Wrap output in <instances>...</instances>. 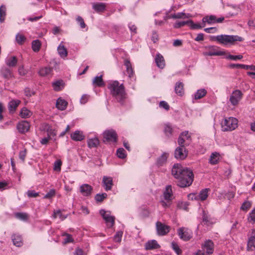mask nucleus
Masks as SVG:
<instances>
[{
    "label": "nucleus",
    "mask_w": 255,
    "mask_h": 255,
    "mask_svg": "<svg viewBox=\"0 0 255 255\" xmlns=\"http://www.w3.org/2000/svg\"><path fill=\"white\" fill-rule=\"evenodd\" d=\"M187 156V153L185 151V148L177 147L174 151V157L177 159H184Z\"/></svg>",
    "instance_id": "9b49d317"
},
{
    "label": "nucleus",
    "mask_w": 255,
    "mask_h": 255,
    "mask_svg": "<svg viewBox=\"0 0 255 255\" xmlns=\"http://www.w3.org/2000/svg\"><path fill=\"white\" fill-rule=\"evenodd\" d=\"M92 7L98 13L103 12L106 9V4L102 2L93 3L92 4Z\"/></svg>",
    "instance_id": "a211bd4d"
},
{
    "label": "nucleus",
    "mask_w": 255,
    "mask_h": 255,
    "mask_svg": "<svg viewBox=\"0 0 255 255\" xmlns=\"http://www.w3.org/2000/svg\"><path fill=\"white\" fill-rule=\"evenodd\" d=\"M55 194V190L54 189H51L45 196L44 198L50 199L53 197Z\"/></svg>",
    "instance_id": "338daca9"
},
{
    "label": "nucleus",
    "mask_w": 255,
    "mask_h": 255,
    "mask_svg": "<svg viewBox=\"0 0 255 255\" xmlns=\"http://www.w3.org/2000/svg\"><path fill=\"white\" fill-rule=\"evenodd\" d=\"M206 24L202 23L201 24L199 23H194L192 20H189V26L192 29H201L205 26Z\"/></svg>",
    "instance_id": "e433bc0d"
},
{
    "label": "nucleus",
    "mask_w": 255,
    "mask_h": 255,
    "mask_svg": "<svg viewBox=\"0 0 255 255\" xmlns=\"http://www.w3.org/2000/svg\"><path fill=\"white\" fill-rule=\"evenodd\" d=\"M92 187L88 184H83L80 186V191L84 196H89L91 195Z\"/></svg>",
    "instance_id": "5701e85b"
},
{
    "label": "nucleus",
    "mask_w": 255,
    "mask_h": 255,
    "mask_svg": "<svg viewBox=\"0 0 255 255\" xmlns=\"http://www.w3.org/2000/svg\"><path fill=\"white\" fill-rule=\"evenodd\" d=\"M52 216L54 219L59 217L61 220L63 221L67 217V215H63L61 210H58L54 211Z\"/></svg>",
    "instance_id": "ea45409f"
},
{
    "label": "nucleus",
    "mask_w": 255,
    "mask_h": 255,
    "mask_svg": "<svg viewBox=\"0 0 255 255\" xmlns=\"http://www.w3.org/2000/svg\"><path fill=\"white\" fill-rule=\"evenodd\" d=\"M103 183L106 190H110L113 185V179L110 176H104Z\"/></svg>",
    "instance_id": "4be33fe9"
},
{
    "label": "nucleus",
    "mask_w": 255,
    "mask_h": 255,
    "mask_svg": "<svg viewBox=\"0 0 255 255\" xmlns=\"http://www.w3.org/2000/svg\"><path fill=\"white\" fill-rule=\"evenodd\" d=\"M225 52L224 51H216L214 50H211L208 52H206L204 53V55L205 56H221L225 55Z\"/></svg>",
    "instance_id": "79ce46f5"
},
{
    "label": "nucleus",
    "mask_w": 255,
    "mask_h": 255,
    "mask_svg": "<svg viewBox=\"0 0 255 255\" xmlns=\"http://www.w3.org/2000/svg\"><path fill=\"white\" fill-rule=\"evenodd\" d=\"M216 20V16L213 15H211L210 16H206L203 18L202 22L203 23L206 24V23H208V24H212L215 23Z\"/></svg>",
    "instance_id": "c9c22d12"
},
{
    "label": "nucleus",
    "mask_w": 255,
    "mask_h": 255,
    "mask_svg": "<svg viewBox=\"0 0 255 255\" xmlns=\"http://www.w3.org/2000/svg\"><path fill=\"white\" fill-rule=\"evenodd\" d=\"M67 104V102L65 100L59 98L56 101V107L59 110L63 111L66 109Z\"/></svg>",
    "instance_id": "c85d7f7f"
},
{
    "label": "nucleus",
    "mask_w": 255,
    "mask_h": 255,
    "mask_svg": "<svg viewBox=\"0 0 255 255\" xmlns=\"http://www.w3.org/2000/svg\"><path fill=\"white\" fill-rule=\"evenodd\" d=\"M172 175H193V171L188 167H183L180 164L175 163L171 170Z\"/></svg>",
    "instance_id": "7ed1b4c3"
},
{
    "label": "nucleus",
    "mask_w": 255,
    "mask_h": 255,
    "mask_svg": "<svg viewBox=\"0 0 255 255\" xmlns=\"http://www.w3.org/2000/svg\"><path fill=\"white\" fill-rule=\"evenodd\" d=\"M209 188H205L202 189L197 195V197H195V200L200 199L201 201L205 200L208 196V192L210 191Z\"/></svg>",
    "instance_id": "b1692460"
},
{
    "label": "nucleus",
    "mask_w": 255,
    "mask_h": 255,
    "mask_svg": "<svg viewBox=\"0 0 255 255\" xmlns=\"http://www.w3.org/2000/svg\"><path fill=\"white\" fill-rule=\"evenodd\" d=\"M88 145L90 148L96 147L99 144V140L98 138L95 137L89 139L88 140Z\"/></svg>",
    "instance_id": "58836bf2"
},
{
    "label": "nucleus",
    "mask_w": 255,
    "mask_h": 255,
    "mask_svg": "<svg viewBox=\"0 0 255 255\" xmlns=\"http://www.w3.org/2000/svg\"><path fill=\"white\" fill-rule=\"evenodd\" d=\"M104 142L112 141L116 142L117 141L118 135L116 132L113 129L107 130L103 133Z\"/></svg>",
    "instance_id": "423d86ee"
},
{
    "label": "nucleus",
    "mask_w": 255,
    "mask_h": 255,
    "mask_svg": "<svg viewBox=\"0 0 255 255\" xmlns=\"http://www.w3.org/2000/svg\"><path fill=\"white\" fill-rule=\"evenodd\" d=\"M248 219L250 222H255V208L250 213V216Z\"/></svg>",
    "instance_id": "774afa93"
},
{
    "label": "nucleus",
    "mask_w": 255,
    "mask_h": 255,
    "mask_svg": "<svg viewBox=\"0 0 255 255\" xmlns=\"http://www.w3.org/2000/svg\"><path fill=\"white\" fill-rule=\"evenodd\" d=\"M92 84L94 87H102L105 84L103 79L102 75L96 76L93 80Z\"/></svg>",
    "instance_id": "bb28decb"
},
{
    "label": "nucleus",
    "mask_w": 255,
    "mask_h": 255,
    "mask_svg": "<svg viewBox=\"0 0 255 255\" xmlns=\"http://www.w3.org/2000/svg\"><path fill=\"white\" fill-rule=\"evenodd\" d=\"M216 40L223 45L235 44L236 41H243L244 38L238 35H220L216 37Z\"/></svg>",
    "instance_id": "f03ea898"
},
{
    "label": "nucleus",
    "mask_w": 255,
    "mask_h": 255,
    "mask_svg": "<svg viewBox=\"0 0 255 255\" xmlns=\"http://www.w3.org/2000/svg\"><path fill=\"white\" fill-rule=\"evenodd\" d=\"M31 112L27 110L25 108H23L21 109L20 116L22 118H28L30 117L31 115Z\"/></svg>",
    "instance_id": "a18cd8bd"
},
{
    "label": "nucleus",
    "mask_w": 255,
    "mask_h": 255,
    "mask_svg": "<svg viewBox=\"0 0 255 255\" xmlns=\"http://www.w3.org/2000/svg\"><path fill=\"white\" fill-rule=\"evenodd\" d=\"M230 67L232 68H242L245 69H251L252 70L255 71V66L254 65H247L241 64H232L230 65Z\"/></svg>",
    "instance_id": "7c9ffc66"
},
{
    "label": "nucleus",
    "mask_w": 255,
    "mask_h": 255,
    "mask_svg": "<svg viewBox=\"0 0 255 255\" xmlns=\"http://www.w3.org/2000/svg\"><path fill=\"white\" fill-rule=\"evenodd\" d=\"M159 106L160 108H163L166 111H168L170 109L169 105L168 104V103L166 102H165L164 101H161L159 103Z\"/></svg>",
    "instance_id": "052dcab7"
},
{
    "label": "nucleus",
    "mask_w": 255,
    "mask_h": 255,
    "mask_svg": "<svg viewBox=\"0 0 255 255\" xmlns=\"http://www.w3.org/2000/svg\"><path fill=\"white\" fill-rule=\"evenodd\" d=\"M238 120L234 118H229L225 119L222 123V128L224 131H231L237 127Z\"/></svg>",
    "instance_id": "20e7f679"
},
{
    "label": "nucleus",
    "mask_w": 255,
    "mask_h": 255,
    "mask_svg": "<svg viewBox=\"0 0 255 255\" xmlns=\"http://www.w3.org/2000/svg\"><path fill=\"white\" fill-rule=\"evenodd\" d=\"M108 88L115 100L121 106L126 104L128 95L123 84H120L118 81L111 82L108 84Z\"/></svg>",
    "instance_id": "f257e3e1"
},
{
    "label": "nucleus",
    "mask_w": 255,
    "mask_h": 255,
    "mask_svg": "<svg viewBox=\"0 0 255 255\" xmlns=\"http://www.w3.org/2000/svg\"><path fill=\"white\" fill-rule=\"evenodd\" d=\"M17 58L15 56L7 57L5 61L6 65L9 67H14L17 63Z\"/></svg>",
    "instance_id": "393cba45"
},
{
    "label": "nucleus",
    "mask_w": 255,
    "mask_h": 255,
    "mask_svg": "<svg viewBox=\"0 0 255 255\" xmlns=\"http://www.w3.org/2000/svg\"><path fill=\"white\" fill-rule=\"evenodd\" d=\"M255 249V229H252L251 235L249 238L247 244V251H252Z\"/></svg>",
    "instance_id": "f8f14e48"
},
{
    "label": "nucleus",
    "mask_w": 255,
    "mask_h": 255,
    "mask_svg": "<svg viewBox=\"0 0 255 255\" xmlns=\"http://www.w3.org/2000/svg\"><path fill=\"white\" fill-rule=\"evenodd\" d=\"M243 94L240 90L234 91L230 98V101L234 106L237 105L242 98Z\"/></svg>",
    "instance_id": "6e6552de"
},
{
    "label": "nucleus",
    "mask_w": 255,
    "mask_h": 255,
    "mask_svg": "<svg viewBox=\"0 0 255 255\" xmlns=\"http://www.w3.org/2000/svg\"><path fill=\"white\" fill-rule=\"evenodd\" d=\"M163 198L167 202L171 201L173 197V193L172 187L171 185H167L165 188V190L163 192Z\"/></svg>",
    "instance_id": "ddd939ff"
},
{
    "label": "nucleus",
    "mask_w": 255,
    "mask_h": 255,
    "mask_svg": "<svg viewBox=\"0 0 255 255\" xmlns=\"http://www.w3.org/2000/svg\"><path fill=\"white\" fill-rule=\"evenodd\" d=\"M71 138L74 141H82L85 138V136L82 131L76 130L71 134Z\"/></svg>",
    "instance_id": "aec40b11"
},
{
    "label": "nucleus",
    "mask_w": 255,
    "mask_h": 255,
    "mask_svg": "<svg viewBox=\"0 0 255 255\" xmlns=\"http://www.w3.org/2000/svg\"><path fill=\"white\" fill-rule=\"evenodd\" d=\"M128 28L130 30L131 35L135 34L137 33V27L134 24L131 23H129Z\"/></svg>",
    "instance_id": "e2e57ef3"
},
{
    "label": "nucleus",
    "mask_w": 255,
    "mask_h": 255,
    "mask_svg": "<svg viewBox=\"0 0 255 255\" xmlns=\"http://www.w3.org/2000/svg\"><path fill=\"white\" fill-rule=\"evenodd\" d=\"M0 74L3 78L6 79H9L13 77L11 70L6 67H2L1 68Z\"/></svg>",
    "instance_id": "2eb2a0df"
},
{
    "label": "nucleus",
    "mask_w": 255,
    "mask_h": 255,
    "mask_svg": "<svg viewBox=\"0 0 255 255\" xmlns=\"http://www.w3.org/2000/svg\"><path fill=\"white\" fill-rule=\"evenodd\" d=\"M175 92L179 96H182L184 94V84L183 83L177 82L175 86Z\"/></svg>",
    "instance_id": "c756f323"
},
{
    "label": "nucleus",
    "mask_w": 255,
    "mask_h": 255,
    "mask_svg": "<svg viewBox=\"0 0 255 255\" xmlns=\"http://www.w3.org/2000/svg\"><path fill=\"white\" fill-rule=\"evenodd\" d=\"M123 232L122 231L118 232L114 237V240L116 242H120L122 240Z\"/></svg>",
    "instance_id": "bf43d9fd"
},
{
    "label": "nucleus",
    "mask_w": 255,
    "mask_h": 255,
    "mask_svg": "<svg viewBox=\"0 0 255 255\" xmlns=\"http://www.w3.org/2000/svg\"><path fill=\"white\" fill-rule=\"evenodd\" d=\"M15 217L20 220L26 221L29 218V215L26 213L18 212L15 214Z\"/></svg>",
    "instance_id": "4c0bfd02"
},
{
    "label": "nucleus",
    "mask_w": 255,
    "mask_h": 255,
    "mask_svg": "<svg viewBox=\"0 0 255 255\" xmlns=\"http://www.w3.org/2000/svg\"><path fill=\"white\" fill-rule=\"evenodd\" d=\"M164 132L165 135L168 137L171 136L173 132V129L169 124H166L165 125Z\"/></svg>",
    "instance_id": "a19ab883"
},
{
    "label": "nucleus",
    "mask_w": 255,
    "mask_h": 255,
    "mask_svg": "<svg viewBox=\"0 0 255 255\" xmlns=\"http://www.w3.org/2000/svg\"><path fill=\"white\" fill-rule=\"evenodd\" d=\"M104 220L109 228L112 227L115 224V217L114 216L104 217Z\"/></svg>",
    "instance_id": "37998d69"
},
{
    "label": "nucleus",
    "mask_w": 255,
    "mask_h": 255,
    "mask_svg": "<svg viewBox=\"0 0 255 255\" xmlns=\"http://www.w3.org/2000/svg\"><path fill=\"white\" fill-rule=\"evenodd\" d=\"M157 234L160 236H164L169 232V226L165 225L160 222L156 223Z\"/></svg>",
    "instance_id": "1a4fd4ad"
},
{
    "label": "nucleus",
    "mask_w": 255,
    "mask_h": 255,
    "mask_svg": "<svg viewBox=\"0 0 255 255\" xmlns=\"http://www.w3.org/2000/svg\"><path fill=\"white\" fill-rule=\"evenodd\" d=\"M57 50L58 54L61 58H64L67 56V51L64 45H59L58 47Z\"/></svg>",
    "instance_id": "f704fd0d"
},
{
    "label": "nucleus",
    "mask_w": 255,
    "mask_h": 255,
    "mask_svg": "<svg viewBox=\"0 0 255 255\" xmlns=\"http://www.w3.org/2000/svg\"><path fill=\"white\" fill-rule=\"evenodd\" d=\"M41 47V42L39 40H34L32 42V48L34 52L39 51Z\"/></svg>",
    "instance_id": "c03bdc74"
},
{
    "label": "nucleus",
    "mask_w": 255,
    "mask_h": 255,
    "mask_svg": "<svg viewBox=\"0 0 255 255\" xmlns=\"http://www.w3.org/2000/svg\"><path fill=\"white\" fill-rule=\"evenodd\" d=\"M11 239L14 246L18 247H20L22 246L23 242L22 237L20 235L18 234H13L11 236Z\"/></svg>",
    "instance_id": "a878e982"
},
{
    "label": "nucleus",
    "mask_w": 255,
    "mask_h": 255,
    "mask_svg": "<svg viewBox=\"0 0 255 255\" xmlns=\"http://www.w3.org/2000/svg\"><path fill=\"white\" fill-rule=\"evenodd\" d=\"M52 72V68L49 67H45L41 68L39 71L38 74L40 76L45 77L50 75Z\"/></svg>",
    "instance_id": "2f4dec72"
},
{
    "label": "nucleus",
    "mask_w": 255,
    "mask_h": 255,
    "mask_svg": "<svg viewBox=\"0 0 255 255\" xmlns=\"http://www.w3.org/2000/svg\"><path fill=\"white\" fill-rule=\"evenodd\" d=\"M16 128L20 133H24L29 130L30 124L26 121H22L17 124Z\"/></svg>",
    "instance_id": "9d476101"
},
{
    "label": "nucleus",
    "mask_w": 255,
    "mask_h": 255,
    "mask_svg": "<svg viewBox=\"0 0 255 255\" xmlns=\"http://www.w3.org/2000/svg\"><path fill=\"white\" fill-rule=\"evenodd\" d=\"M203 248L207 254L209 255L212 254L214 251L213 242L210 240L206 241L203 245Z\"/></svg>",
    "instance_id": "4468645a"
},
{
    "label": "nucleus",
    "mask_w": 255,
    "mask_h": 255,
    "mask_svg": "<svg viewBox=\"0 0 255 255\" xmlns=\"http://www.w3.org/2000/svg\"><path fill=\"white\" fill-rule=\"evenodd\" d=\"M171 246L172 249L175 251V252L177 254V255H181L182 254V251L179 248L178 245L176 243L173 242L171 243Z\"/></svg>",
    "instance_id": "3c124183"
},
{
    "label": "nucleus",
    "mask_w": 255,
    "mask_h": 255,
    "mask_svg": "<svg viewBox=\"0 0 255 255\" xmlns=\"http://www.w3.org/2000/svg\"><path fill=\"white\" fill-rule=\"evenodd\" d=\"M243 57V56L241 55H233L230 54L227 57V59H231V60H237L242 59Z\"/></svg>",
    "instance_id": "0e129e2a"
},
{
    "label": "nucleus",
    "mask_w": 255,
    "mask_h": 255,
    "mask_svg": "<svg viewBox=\"0 0 255 255\" xmlns=\"http://www.w3.org/2000/svg\"><path fill=\"white\" fill-rule=\"evenodd\" d=\"M76 20L79 23L81 28L83 29L86 27V25L84 22L83 18L81 16H78L76 18Z\"/></svg>",
    "instance_id": "6e6d98bb"
},
{
    "label": "nucleus",
    "mask_w": 255,
    "mask_h": 255,
    "mask_svg": "<svg viewBox=\"0 0 255 255\" xmlns=\"http://www.w3.org/2000/svg\"><path fill=\"white\" fill-rule=\"evenodd\" d=\"M26 40L25 36L20 34H17L16 36V40L19 44H23Z\"/></svg>",
    "instance_id": "864d4df0"
},
{
    "label": "nucleus",
    "mask_w": 255,
    "mask_h": 255,
    "mask_svg": "<svg viewBox=\"0 0 255 255\" xmlns=\"http://www.w3.org/2000/svg\"><path fill=\"white\" fill-rule=\"evenodd\" d=\"M117 155L119 158L121 159H124L126 157L125 150L123 148H120L117 150Z\"/></svg>",
    "instance_id": "603ef678"
},
{
    "label": "nucleus",
    "mask_w": 255,
    "mask_h": 255,
    "mask_svg": "<svg viewBox=\"0 0 255 255\" xmlns=\"http://www.w3.org/2000/svg\"><path fill=\"white\" fill-rule=\"evenodd\" d=\"M202 221L206 224L209 223L210 221L208 213H206L204 210H203Z\"/></svg>",
    "instance_id": "13d9d810"
},
{
    "label": "nucleus",
    "mask_w": 255,
    "mask_h": 255,
    "mask_svg": "<svg viewBox=\"0 0 255 255\" xmlns=\"http://www.w3.org/2000/svg\"><path fill=\"white\" fill-rule=\"evenodd\" d=\"M20 103V101L18 100L10 101L8 105V109L9 112L14 113Z\"/></svg>",
    "instance_id": "cd10ccee"
},
{
    "label": "nucleus",
    "mask_w": 255,
    "mask_h": 255,
    "mask_svg": "<svg viewBox=\"0 0 255 255\" xmlns=\"http://www.w3.org/2000/svg\"><path fill=\"white\" fill-rule=\"evenodd\" d=\"M189 204L187 202H181L178 204V208L180 209H183V210H188V207Z\"/></svg>",
    "instance_id": "69168bd1"
},
{
    "label": "nucleus",
    "mask_w": 255,
    "mask_h": 255,
    "mask_svg": "<svg viewBox=\"0 0 255 255\" xmlns=\"http://www.w3.org/2000/svg\"><path fill=\"white\" fill-rule=\"evenodd\" d=\"M18 73L20 76H25L27 74L28 71L24 68L23 65H21L18 67Z\"/></svg>",
    "instance_id": "4d7b16f0"
},
{
    "label": "nucleus",
    "mask_w": 255,
    "mask_h": 255,
    "mask_svg": "<svg viewBox=\"0 0 255 255\" xmlns=\"http://www.w3.org/2000/svg\"><path fill=\"white\" fill-rule=\"evenodd\" d=\"M177 233L179 238L184 241H189L192 237L191 231L184 227L178 229Z\"/></svg>",
    "instance_id": "0eeeda50"
},
{
    "label": "nucleus",
    "mask_w": 255,
    "mask_h": 255,
    "mask_svg": "<svg viewBox=\"0 0 255 255\" xmlns=\"http://www.w3.org/2000/svg\"><path fill=\"white\" fill-rule=\"evenodd\" d=\"M251 206L252 202L249 201H246L242 204L241 207V210L247 211L251 208Z\"/></svg>",
    "instance_id": "8fccbe9b"
},
{
    "label": "nucleus",
    "mask_w": 255,
    "mask_h": 255,
    "mask_svg": "<svg viewBox=\"0 0 255 255\" xmlns=\"http://www.w3.org/2000/svg\"><path fill=\"white\" fill-rule=\"evenodd\" d=\"M124 65L126 67V72L129 78H131L133 75L134 72L129 60L128 59H125L124 60Z\"/></svg>",
    "instance_id": "6ab92c4d"
},
{
    "label": "nucleus",
    "mask_w": 255,
    "mask_h": 255,
    "mask_svg": "<svg viewBox=\"0 0 255 255\" xmlns=\"http://www.w3.org/2000/svg\"><path fill=\"white\" fill-rule=\"evenodd\" d=\"M207 91L205 89L198 90L194 94V99L195 100L200 99L206 96Z\"/></svg>",
    "instance_id": "72a5a7b5"
},
{
    "label": "nucleus",
    "mask_w": 255,
    "mask_h": 255,
    "mask_svg": "<svg viewBox=\"0 0 255 255\" xmlns=\"http://www.w3.org/2000/svg\"><path fill=\"white\" fill-rule=\"evenodd\" d=\"M107 197V194L105 193L102 194H97L95 196V199L98 202L103 201Z\"/></svg>",
    "instance_id": "09e8293b"
},
{
    "label": "nucleus",
    "mask_w": 255,
    "mask_h": 255,
    "mask_svg": "<svg viewBox=\"0 0 255 255\" xmlns=\"http://www.w3.org/2000/svg\"><path fill=\"white\" fill-rule=\"evenodd\" d=\"M189 20L187 21H177L174 24V27L175 28H178L184 26L185 25L189 26Z\"/></svg>",
    "instance_id": "de8ad7c7"
},
{
    "label": "nucleus",
    "mask_w": 255,
    "mask_h": 255,
    "mask_svg": "<svg viewBox=\"0 0 255 255\" xmlns=\"http://www.w3.org/2000/svg\"><path fill=\"white\" fill-rule=\"evenodd\" d=\"M34 92L29 88H25L24 89V94L26 96L30 97L34 95Z\"/></svg>",
    "instance_id": "680f3d73"
},
{
    "label": "nucleus",
    "mask_w": 255,
    "mask_h": 255,
    "mask_svg": "<svg viewBox=\"0 0 255 255\" xmlns=\"http://www.w3.org/2000/svg\"><path fill=\"white\" fill-rule=\"evenodd\" d=\"M63 236H66V238L64 239L63 244H66L69 243H73L74 242L73 239L71 235L65 233Z\"/></svg>",
    "instance_id": "5fc2aeb1"
},
{
    "label": "nucleus",
    "mask_w": 255,
    "mask_h": 255,
    "mask_svg": "<svg viewBox=\"0 0 255 255\" xmlns=\"http://www.w3.org/2000/svg\"><path fill=\"white\" fill-rule=\"evenodd\" d=\"M6 7L4 5L0 6V21L2 22L4 21L6 15Z\"/></svg>",
    "instance_id": "49530a36"
},
{
    "label": "nucleus",
    "mask_w": 255,
    "mask_h": 255,
    "mask_svg": "<svg viewBox=\"0 0 255 255\" xmlns=\"http://www.w3.org/2000/svg\"><path fill=\"white\" fill-rule=\"evenodd\" d=\"M155 62L156 66L160 69H163L165 66L164 59L160 53H157L155 58Z\"/></svg>",
    "instance_id": "dca6fc26"
},
{
    "label": "nucleus",
    "mask_w": 255,
    "mask_h": 255,
    "mask_svg": "<svg viewBox=\"0 0 255 255\" xmlns=\"http://www.w3.org/2000/svg\"><path fill=\"white\" fill-rule=\"evenodd\" d=\"M146 250H151L160 248V246L155 240H151L147 242L144 246Z\"/></svg>",
    "instance_id": "412c9836"
},
{
    "label": "nucleus",
    "mask_w": 255,
    "mask_h": 255,
    "mask_svg": "<svg viewBox=\"0 0 255 255\" xmlns=\"http://www.w3.org/2000/svg\"><path fill=\"white\" fill-rule=\"evenodd\" d=\"M176 179V183L180 187L185 188L190 186L193 180L194 176H174Z\"/></svg>",
    "instance_id": "39448f33"
},
{
    "label": "nucleus",
    "mask_w": 255,
    "mask_h": 255,
    "mask_svg": "<svg viewBox=\"0 0 255 255\" xmlns=\"http://www.w3.org/2000/svg\"><path fill=\"white\" fill-rule=\"evenodd\" d=\"M220 157V154L217 152H213L209 159V162L213 165L216 164L218 163Z\"/></svg>",
    "instance_id": "473e14b6"
},
{
    "label": "nucleus",
    "mask_w": 255,
    "mask_h": 255,
    "mask_svg": "<svg viewBox=\"0 0 255 255\" xmlns=\"http://www.w3.org/2000/svg\"><path fill=\"white\" fill-rule=\"evenodd\" d=\"M169 154L166 152H164L161 156L157 158L156 165L158 166H163L166 162Z\"/></svg>",
    "instance_id": "f3484780"
}]
</instances>
